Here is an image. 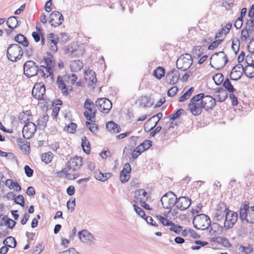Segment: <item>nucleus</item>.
<instances>
[{"label":"nucleus","mask_w":254,"mask_h":254,"mask_svg":"<svg viewBox=\"0 0 254 254\" xmlns=\"http://www.w3.org/2000/svg\"><path fill=\"white\" fill-rule=\"evenodd\" d=\"M53 158V154L52 153L49 152L41 155V160L43 162L46 164H48L51 162Z\"/></svg>","instance_id":"42"},{"label":"nucleus","mask_w":254,"mask_h":254,"mask_svg":"<svg viewBox=\"0 0 254 254\" xmlns=\"http://www.w3.org/2000/svg\"><path fill=\"white\" fill-rule=\"evenodd\" d=\"M213 79L215 84L218 85L223 82L224 80V76L222 73H217L213 76Z\"/></svg>","instance_id":"44"},{"label":"nucleus","mask_w":254,"mask_h":254,"mask_svg":"<svg viewBox=\"0 0 254 254\" xmlns=\"http://www.w3.org/2000/svg\"><path fill=\"white\" fill-rule=\"evenodd\" d=\"M23 54L22 49L18 44H10L7 47L6 56L7 59L12 62H16L19 60Z\"/></svg>","instance_id":"3"},{"label":"nucleus","mask_w":254,"mask_h":254,"mask_svg":"<svg viewBox=\"0 0 254 254\" xmlns=\"http://www.w3.org/2000/svg\"><path fill=\"white\" fill-rule=\"evenodd\" d=\"M203 109L206 111L212 109L216 105V100L211 96H204L200 99Z\"/></svg>","instance_id":"18"},{"label":"nucleus","mask_w":254,"mask_h":254,"mask_svg":"<svg viewBox=\"0 0 254 254\" xmlns=\"http://www.w3.org/2000/svg\"><path fill=\"white\" fill-rule=\"evenodd\" d=\"M246 62L249 65H254V53H250L246 56Z\"/></svg>","instance_id":"51"},{"label":"nucleus","mask_w":254,"mask_h":254,"mask_svg":"<svg viewBox=\"0 0 254 254\" xmlns=\"http://www.w3.org/2000/svg\"><path fill=\"white\" fill-rule=\"evenodd\" d=\"M243 69V65L242 64H239L235 65L231 72L230 75L231 79L235 81L239 80L244 73Z\"/></svg>","instance_id":"20"},{"label":"nucleus","mask_w":254,"mask_h":254,"mask_svg":"<svg viewBox=\"0 0 254 254\" xmlns=\"http://www.w3.org/2000/svg\"><path fill=\"white\" fill-rule=\"evenodd\" d=\"M178 91V88L177 86H174L171 88L167 92V95L169 97H173L177 93Z\"/></svg>","instance_id":"62"},{"label":"nucleus","mask_w":254,"mask_h":254,"mask_svg":"<svg viewBox=\"0 0 254 254\" xmlns=\"http://www.w3.org/2000/svg\"><path fill=\"white\" fill-rule=\"evenodd\" d=\"M68 165H71L73 171L76 170L82 165V159L80 157L76 156L68 161Z\"/></svg>","instance_id":"24"},{"label":"nucleus","mask_w":254,"mask_h":254,"mask_svg":"<svg viewBox=\"0 0 254 254\" xmlns=\"http://www.w3.org/2000/svg\"><path fill=\"white\" fill-rule=\"evenodd\" d=\"M94 177L100 181L105 182L110 178L111 174L109 173L103 174L100 171H96L94 173Z\"/></svg>","instance_id":"32"},{"label":"nucleus","mask_w":254,"mask_h":254,"mask_svg":"<svg viewBox=\"0 0 254 254\" xmlns=\"http://www.w3.org/2000/svg\"><path fill=\"white\" fill-rule=\"evenodd\" d=\"M57 84L59 88L61 90L62 93L64 96H67L69 94L68 90L66 85L64 83L63 78L61 76H58L57 79Z\"/></svg>","instance_id":"26"},{"label":"nucleus","mask_w":254,"mask_h":254,"mask_svg":"<svg viewBox=\"0 0 254 254\" xmlns=\"http://www.w3.org/2000/svg\"><path fill=\"white\" fill-rule=\"evenodd\" d=\"M252 30H253V29H250V30H249V27H247V25H246V27L242 30V31L241 32V36H242V40L246 41L247 40V38L249 36V32H250L251 31H252Z\"/></svg>","instance_id":"48"},{"label":"nucleus","mask_w":254,"mask_h":254,"mask_svg":"<svg viewBox=\"0 0 254 254\" xmlns=\"http://www.w3.org/2000/svg\"><path fill=\"white\" fill-rule=\"evenodd\" d=\"M171 228H170V230L171 231H173L176 234H179L180 232L182 230L183 227L180 226L179 225H176L173 222L172 224L170 225Z\"/></svg>","instance_id":"45"},{"label":"nucleus","mask_w":254,"mask_h":254,"mask_svg":"<svg viewBox=\"0 0 254 254\" xmlns=\"http://www.w3.org/2000/svg\"><path fill=\"white\" fill-rule=\"evenodd\" d=\"M165 71V69L161 66H158L153 71V75L158 79H160L164 76Z\"/></svg>","instance_id":"39"},{"label":"nucleus","mask_w":254,"mask_h":254,"mask_svg":"<svg viewBox=\"0 0 254 254\" xmlns=\"http://www.w3.org/2000/svg\"><path fill=\"white\" fill-rule=\"evenodd\" d=\"M240 47V41L238 38L234 39L232 41V49L236 54L239 50Z\"/></svg>","instance_id":"49"},{"label":"nucleus","mask_w":254,"mask_h":254,"mask_svg":"<svg viewBox=\"0 0 254 254\" xmlns=\"http://www.w3.org/2000/svg\"><path fill=\"white\" fill-rule=\"evenodd\" d=\"M177 195L173 192L166 193L161 198V202L165 209H168L170 212L171 208L176 205Z\"/></svg>","instance_id":"7"},{"label":"nucleus","mask_w":254,"mask_h":254,"mask_svg":"<svg viewBox=\"0 0 254 254\" xmlns=\"http://www.w3.org/2000/svg\"><path fill=\"white\" fill-rule=\"evenodd\" d=\"M49 119V117L47 115H43L39 118L37 122V126L40 129L43 130L45 129Z\"/></svg>","instance_id":"30"},{"label":"nucleus","mask_w":254,"mask_h":254,"mask_svg":"<svg viewBox=\"0 0 254 254\" xmlns=\"http://www.w3.org/2000/svg\"><path fill=\"white\" fill-rule=\"evenodd\" d=\"M229 208L226 206V205L222 204L218 207L216 213L223 214V212H227Z\"/></svg>","instance_id":"59"},{"label":"nucleus","mask_w":254,"mask_h":254,"mask_svg":"<svg viewBox=\"0 0 254 254\" xmlns=\"http://www.w3.org/2000/svg\"><path fill=\"white\" fill-rule=\"evenodd\" d=\"M192 54L197 57H199L203 54V49L200 46H195L192 49Z\"/></svg>","instance_id":"54"},{"label":"nucleus","mask_w":254,"mask_h":254,"mask_svg":"<svg viewBox=\"0 0 254 254\" xmlns=\"http://www.w3.org/2000/svg\"><path fill=\"white\" fill-rule=\"evenodd\" d=\"M98 110L103 113H108L112 107V102L106 98H99L96 101Z\"/></svg>","instance_id":"11"},{"label":"nucleus","mask_w":254,"mask_h":254,"mask_svg":"<svg viewBox=\"0 0 254 254\" xmlns=\"http://www.w3.org/2000/svg\"><path fill=\"white\" fill-rule=\"evenodd\" d=\"M213 60L214 64L215 66L211 65L216 69H219L224 67L229 61L227 55L223 51H220L214 53L211 57Z\"/></svg>","instance_id":"6"},{"label":"nucleus","mask_w":254,"mask_h":254,"mask_svg":"<svg viewBox=\"0 0 254 254\" xmlns=\"http://www.w3.org/2000/svg\"><path fill=\"white\" fill-rule=\"evenodd\" d=\"M75 206V199L74 198H71L67 202V207L68 209L72 211L74 209Z\"/></svg>","instance_id":"58"},{"label":"nucleus","mask_w":254,"mask_h":254,"mask_svg":"<svg viewBox=\"0 0 254 254\" xmlns=\"http://www.w3.org/2000/svg\"><path fill=\"white\" fill-rule=\"evenodd\" d=\"M80 240L83 243L89 245L95 243V239L93 235L87 230H83L78 233Z\"/></svg>","instance_id":"17"},{"label":"nucleus","mask_w":254,"mask_h":254,"mask_svg":"<svg viewBox=\"0 0 254 254\" xmlns=\"http://www.w3.org/2000/svg\"><path fill=\"white\" fill-rule=\"evenodd\" d=\"M194 90V87H191L189 89L186 91L183 95H182L178 100L179 102H183L185 101L186 100L189 99L192 92Z\"/></svg>","instance_id":"38"},{"label":"nucleus","mask_w":254,"mask_h":254,"mask_svg":"<svg viewBox=\"0 0 254 254\" xmlns=\"http://www.w3.org/2000/svg\"><path fill=\"white\" fill-rule=\"evenodd\" d=\"M237 219L238 214L229 209L225 213V219L224 223V228L227 230L232 228L237 222Z\"/></svg>","instance_id":"10"},{"label":"nucleus","mask_w":254,"mask_h":254,"mask_svg":"<svg viewBox=\"0 0 254 254\" xmlns=\"http://www.w3.org/2000/svg\"><path fill=\"white\" fill-rule=\"evenodd\" d=\"M217 243L222 244L224 247H230L231 246L228 239L223 237H218Z\"/></svg>","instance_id":"46"},{"label":"nucleus","mask_w":254,"mask_h":254,"mask_svg":"<svg viewBox=\"0 0 254 254\" xmlns=\"http://www.w3.org/2000/svg\"><path fill=\"white\" fill-rule=\"evenodd\" d=\"M46 89L43 82L36 83L32 91L33 97L38 100L44 99Z\"/></svg>","instance_id":"12"},{"label":"nucleus","mask_w":254,"mask_h":254,"mask_svg":"<svg viewBox=\"0 0 254 254\" xmlns=\"http://www.w3.org/2000/svg\"><path fill=\"white\" fill-rule=\"evenodd\" d=\"M37 125L31 122H28L25 124L23 129L22 134L25 139H29L32 137L36 131Z\"/></svg>","instance_id":"15"},{"label":"nucleus","mask_w":254,"mask_h":254,"mask_svg":"<svg viewBox=\"0 0 254 254\" xmlns=\"http://www.w3.org/2000/svg\"><path fill=\"white\" fill-rule=\"evenodd\" d=\"M247 48L250 53H254V38L251 40Z\"/></svg>","instance_id":"64"},{"label":"nucleus","mask_w":254,"mask_h":254,"mask_svg":"<svg viewBox=\"0 0 254 254\" xmlns=\"http://www.w3.org/2000/svg\"><path fill=\"white\" fill-rule=\"evenodd\" d=\"M106 129L112 133H118L121 131V127L113 121H110L106 124Z\"/></svg>","instance_id":"27"},{"label":"nucleus","mask_w":254,"mask_h":254,"mask_svg":"<svg viewBox=\"0 0 254 254\" xmlns=\"http://www.w3.org/2000/svg\"><path fill=\"white\" fill-rule=\"evenodd\" d=\"M216 92L219 93V94L217 95L218 98L217 100L218 102H222L224 101L228 97V93L226 90L222 88H217Z\"/></svg>","instance_id":"33"},{"label":"nucleus","mask_w":254,"mask_h":254,"mask_svg":"<svg viewBox=\"0 0 254 254\" xmlns=\"http://www.w3.org/2000/svg\"><path fill=\"white\" fill-rule=\"evenodd\" d=\"M244 74L249 77L252 78L254 77V65H250L246 66L245 67L243 66Z\"/></svg>","instance_id":"34"},{"label":"nucleus","mask_w":254,"mask_h":254,"mask_svg":"<svg viewBox=\"0 0 254 254\" xmlns=\"http://www.w3.org/2000/svg\"><path fill=\"white\" fill-rule=\"evenodd\" d=\"M135 198L139 202L146 201L148 198V194L143 189H139L135 191Z\"/></svg>","instance_id":"28"},{"label":"nucleus","mask_w":254,"mask_h":254,"mask_svg":"<svg viewBox=\"0 0 254 254\" xmlns=\"http://www.w3.org/2000/svg\"><path fill=\"white\" fill-rule=\"evenodd\" d=\"M83 63L80 60H73L70 62V68L72 71L77 72L81 69Z\"/></svg>","instance_id":"29"},{"label":"nucleus","mask_w":254,"mask_h":254,"mask_svg":"<svg viewBox=\"0 0 254 254\" xmlns=\"http://www.w3.org/2000/svg\"><path fill=\"white\" fill-rule=\"evenodd\" d=\"M24 74L28 78L39 74L41 76L46 77V73L41 67L32 61H28L23 64Z\"/></svg>","instance_id":"1"},{"label":"nucleus","mask_w":254,"mask_h":254,"mask_svg":"<svg viewBox=\"0 0 254 254\" xmlns=\"http://www.w3.org/2000/svg\"><path fill=\"white\" fill-rule=\"evenodd\" d=\"M183 111V109H180L178 110L174 114L170 115L168 116V118L171 120L174 121L181 116Z\"/></svg>","instance_id":"55"},{"label":"nucleus","mask_w":254,"mask_h":254,"mask_svg":"<svg viewBox=\"0 0 254 254\" xmlns=\"http://www.w3.org/2000/svg\"><path fill=\"white\" fill-rule=\"evenodd\" d=\"M84 107L88 111L84 112V117L88 121L94 122L96 110L94 109L95 105L93 102L90 99H87L84 102Z\"/></svg>","instance_id":"9"},{"label":"nucleus","mask_w":254,"mask_h":254,"mask_svg":"<svg viewBox=\"0 0 254 254\" xmlns=\"http://www.w3.org/2000/svg\"><path fill=\"white\" fill-rule=\"evenodd\" d=\"M133 207L134 208L135 211L139 216L143 219L146 217L144 210L141 207L136 206L135 204H133Z\"/></svg>","instance_id":"56"},{"label":"nucleus","mask_w":254,"mask_h":254,"mask_svg":"<svg viewBox=\"0 0 254 254\" xmlns=\"http://www.w3.org/2000/svg\"><path fill=\"white\" fill-rule=\"evenodd\" d=\"M59 38L58 37H56L54 39H51L50 42L53 45H51L50 49L51 50L57 52L58 50L57 44L58 43Z\"/></svg>","instance_id":"60"},{"label":"nucleus","mask_w":254,"mask_h":254,"mask_svg":"<svg viewBox=\"0 0 254 254\" xmlns=\"http://www.w3.org/2000/svg\"><path fill=\"white\" fill-rule=\"evenodd\" d=\"M203 96V93H199L193 96L189 104V110L191 113L195 116H198L202 113V109L203 108L200 99Z\"/></svg>","instance_id":"4"},{"label":"nucleus","mask_w":254,"mask_h":254,"mask_svg":"<svg viewBox=\"0 0 254 254\" xmlns=\"http://www.w3.org/2000/svg\"><path fill=\"white\" fill-rule=\"evenodd\" d=\"M17 142L20 144L22 150H24L26 152L29 150L30 148V145L29 144L28 145L27 143H25L24 140L19 138L17 139Z\"/></svg>","instance_id":"53"},{"label":"nucleus","mask_w":254,"mask_h":254,"mask_svg":"<svg viewBox=\"0 0 254 254\" xmlns=\"http://www.w3.org/2000/svg\"><path fill=\"white\" fill-rule=\"evenodd\" d=\"M162 116V113L159 112L151 117L144 125L145 130L147 132L151 131L157 126Z\"/></svg>","instance_id":"14"},{"label":"nucleus","mask_w":254,"mask_h":254,"mask_svg":"<svg viewBox=\"0 0 254 254\" xmlns=\"http://www.w3.org/2000/svg\"><path fill=\"white\" fill-rule=\"evenodd\" d=\"M94 122H94L90 121L89 122V121H88L86 122L85 125L91 132L95 134L97 131H98L99 127L98 125L95 124Z\"/></svg>","instance_id":"41"},{"label":"nucleus","mask_w":254,"mask_h":254,"mask_svg":"<svg viewBox=\"0 0 254 254\" xmlns=\"http://www.w3.org/2000/svg\"><path fill=\"white\" fill-rule=\"evenodd\" d=\"M6 24L9 28L13 30L19 26L20 21L17 16H10L7 19Z\"/></svg>","instance_id":"23"},{"label":"nucleus","mask_w":254,"mask_h":254,"mask_svg":"<svg viewBox=\"0 0 254 254\" xmlns=\"http://www.w3.org/2000/svg\"><path fill=\"white\" fill-rule=\"evenodd\" d=\"M44 60L47 67L41 65V67L45 71L46 77H48L49 76H53V68L55 63L53 55L50 54H49L48 57L45 58Z\"/></svg>","instance_id":"13"},{"label":"nucleus","mask_w":254,"mask_h":254,"mask_svg":"<svg viewBox=\"0 0 254 254\" xmlns=\"http://www.w3.org/2000/svg\"><path fill=\"white\" fill-rule=\"evenodd\" d=\"M211 220L209 217L204 214H200L195 216L193 220V224L194 228L198 230H205L211 224Z\"/></svg>","instance_id":"5"},{"label":"nucleus","mask_w":254,"mask_h":254,"mask_svg":"<svg viewBox=\"0 0 254 254\" xmlns=\"http://www.w3.org/2000/svg\"><path fill=\"white\" fill-rule=\"evenodd\" d=\"M191 203V200L189 197L180 196L177 197L176 207L178 209L184 211L190 206Z\"/></svg>","instance_id":"19"},{"label":"nucleus","mask_w":254,"mask_h":254,"mask_svg":"<svg viewBox=\"0 0 254 254\" xmlns=\"http://www.w3.org/2000/svg\"><path fill=\"white\" fill-rule=\"evenodd\" d=\"M85 79L89 85H92L95 83L97 82L95 72L92 70H86L85 73Z\"/></svg>","instance_id":"25"},{"label":"nucleus","mask_w":254,"mask_h":254,"mask_svg":"<svg viewBox=\"0 0 254 254\" xmlns=\"http://www.w3.org/2000/svg\"><path fill=\"white\" fill-rule=\"evenodd\" d=\"M240 218L242 221H246L250 224L254 223V206H249V202L245 201L239 211Z\"/></svg>","instance_id":"2"},{"label":"nucleus","mask_w":254,"mask_h":254,"mask_svg":"<svg viewBox=\"0 0 254 254\" xmlns=\"http://www.w3.org/2000/svg\"><path fill=\"white\" fill-rule=\"evenodd\" d=\"M192 64L191 56L189 54H186L180 57L177 61L176 65L179 69L182 71L187 70Z\"/></svg>","instance_id":"8"},{"label":"nucleus","mask_w":254,"mask_h":254,"mask_svg":"<svg viewBox=\"0 0 254 254\" xmlns=\"http://www.w3.org/2000/svg\"><path fill=\"white\" fill-rule=\"evenodd\" d=\"M14 40L18 43L22 45L25 47H28L29 46V41L27 38L21 34H17L15 37Z\"/></svg>","instance_id":"31"},{"label":"nucleus","mask_w":254,"mask_h":254,"mask_svg":"<svg viewBox=\"0 0 254 254\" xmlns=\"http://www.w3.org/2000/svg\"><path fill=\"white\" fill-rule=\"evenodd\" d=\"M16 224V222L15 221L7 218V220L5 221V222L4 223V225L11 229L15 227Z\"/></svg>","instance_id":"57"},{"label":"nucleus","mask_w":254,"mask_h":254,"mask_svg":"<svg viewBox=\"0 0 254 254\" xmlns=\"http://www.w3.org/2000/svg\"><path fill=\"white\" fill-rule=\"evenodd\" d=\"M139 105L143 107H150L152 103H150V98L147 96H142L138 100Z\"/></svg>","instance_id":"35"},{"label":"nucleus","mask_w":254,"mask_h":254,"mask_svg":"<svg viewBox=\"0 0 254 254\" xmlns=\"http://www.w3.org/2000/svg\"><path fill=\"white\" fill-rule=\"evenodd\" d=\"M166 78L169 84H175L180 78V73L178 70L173 69L167 73Z\"/></svg>","instance_id":"22"},{"label":"nucleus","mask_w":254,"mask_h":254,"mask_svg":"<svg viewBox=\"0 0 254 254\" xmlns=\"http://www.w3.org/2000/svg\"><path fill=\"white\" fill-rule=\"evenodd\" d=\"M81 147L85 153L86 154L89 153L90 150V145L85 136L82 137Z\"/></svg>","instance_id":"37"},{"label":"nucleus","mask_w":254,"mask_h":254,"mask_svg":"<svg viewBox=\"0 0 254 254\" xmlns=\"http://www.w3.org/2000/svg\"><path fill=\"white\" fill-rule=\"evenodd\" d=\"M64 21L63 15L59 11H53L49 16V22L52 26L56 27L61 25Z\"/></svg>","instance_id":"16"},{"label":"nucleus","mask_w":254,"mask_h":254,"mask_svg":"<svg viewBox=\"0 0 254 254\" xmlns=\"http://www.w3.org/2000/svg\"><path fill=\"white\" fill-rule=\"evenodd\" d=\"M223 86L225 90L230 93H233L235 91V89L231 84L229 78H227L223 83Z\"/></svg>","instance_id":"40"},{"label":"nucleus","mask_w":254,"mask_h":254,"mask_svg":"<svg viewBox=\"0 0 254 254\" xmlns=\"http://www.w3.org/2000/svg\"><path fill=\"white\" fill-rule=\"evenodd\" d=\"M144 151L141 148V146H137L131 153V157L133 159H136Z\"/></svg>","instance_id":"43"},{"label":"nucleus","mask_w":254,"mask_h":254,"mask_svg":"<svg viewBox=\"0 0 254 254\" xmlns=\"http://www.w3.org/2000/svg\"><path fill=\"white\" fill-rule=\"evenodd\" d=\"M222 42V39L216 40L212 42L210 45L208 46V49L209 50H213L217 48Z\"/></svg>","instance_id":"61"},{"label":"nucleus","mask_w":254,"mask_h":254,"mask_svg":"<svg viewBox=\"0 0 254 254\" xmlns=\"http://www.w3.org/2000/svg\"><path fill=\"white\" fill-rule=\"evenodd\" d=\"M152 145V142L151 141L146 139L143 141V142H142L140 146H141V148L142 149L143 151L146 150L147 149H149Z\"/></svg>","instance_id":"50"},{"label":"nucleus","mask_w":254,"mask_h":254,"mask_svg":"<svg viewBox=\"0 0 254 254\" xmlns=\"http://www.w3.org/2000/svg\"><path fill=\"white\" fill-rule=\"evenodd\" d=\"M156 217L164 226H170V225L172 224V221H169L161 215H156Z\"/></svg>","instance_id":"47"},{"label":"nucleus","mask_w":254,"mask_h":254,"mask_svg":"<svg viewBox=\"0 0 254 254\" xmlns=\"http://www.w3.org/2000/svg\"><path fill=\"white\" fill-rule=\"evenodd\" d=\"M239 254H249L253 251V248L251 245H248L247 246L240 245L238 249Z\"/></svg>","instance_id":"36"},{"label":"nucleus","mask_w":254,"mask_h":254,"mask_svg":"<svg viewBox=\"0 0 254 254\" xmlns=\"http://www.w3.org/2000/svg\"><path fill=\"white\" fill-rule=\"evenodd\" d=\"M14 202L17 204L24 206L25 204V199L23 195H18L17 196L15 197L14 199Z\"/></svg>","instance_id":"52"},{"label":"nucleus","mask_w":254,"mask_h":254,"mask_svg":"<svg viewBox=\"0 0 254 254\" xmlns=\"http://www.w3.org/2000/svg\"><path fill=\"white\" fill-rule=\"evenodd\" d=\"M25 173L28 177H31L33 175V170L28 165L24 168Z\"/></svg>","instance_id":"63"},{"label":"nucleus","mask_w":254,"mask_h":254,"mask_svg":"<svg viewBox=\"0 0 254 254\" xmlns=\"http://www.w3.org/2000/svg\"><path fill=\"white\" fill-rule=\"evenodd\" d=\"M131 167L128 163L124 164L123 170L120 173V180L122 183L124 184L127 182L130 178V172Z\"/></svg>","instance_id":"21"}]
</instances>
